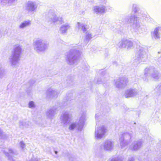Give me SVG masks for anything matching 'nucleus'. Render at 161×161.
Wrapping results in <instances>:
<instances>
[{"mask_svg": "<svg viewBox=\"0 0 161 161\" xmlns=\"http://www.w3.org/2000/svg\"><path fill=\"white\" fill-rule=\"evenodd\" d=\"M72 118V116L71 114L66 112L61 115L60 119L61 123L66 125L68 122L71 121Z\"/></svg>", "mask_w": 161, "mask_h": 161, "instance_id": "nucleus-14", "label": "nucleus"}, {"mask_svg": "<svg viewBox=\"0 0 161 161\" xmlns=\"http://www.w3.org/2000/svg\"><path fill=\"white\" fill-rule=\"evenodd\" d=\"M70 27L69 24H65L62 25L60 28L59 32L62 34H64L66 33L67 31Z\"/></svg>", "mask_w": 161, "mask_h": 161, "instance_id": "nucleus-22", "label": "nucleus"}, {"mask_svg": "<svg viewBox=\"0 0 161 161\" xmlns=\"http://www.w3.org/2000/svg\"><path fill=\"white\" fill-rule=\"evenodd\" d=\"M76 28L79 30L82 31L83 32H85L89 28V26L84 23L77 22L76 25Z\"/></svg>", "mask_w": 161, "mask_h": 161, "instance_id": "nucleus-20", "label": "nucleus"}, {"mask_svg": "<svg viewBox=\"0 0 161 161\" xmlns=\"http://www.w3.org/2000/svg\"><path fill=\"white\" fill-rule=\"evenodd\" d=\"M34 50L37 53L44 52L48 47V44L42 38H37L35 40L33 43Z\"/></svg>", "mask_w": 161, "mask_h": 161, "instance_id": "nucleus-4", "label": "nucleus"}, {"mask_svg": "<svg viewBox=\"0 0 161 161\" xmlns=\"http://www.w3.org/2000/svg\"><path fill=\"white\" fill-rule=\"evenodd\" d=\"M3 134L2 132V130L0 129V137Z\"/></svg>", "mask_w": 161, "mask_h": 161, "instance_id": "nucleus-37", "label": "nucleus"}, {"mask_svg": "<svg viewBox=\"0 0 161 161\" xmlns=\"http://www.w3.org/2000/svg\"><path fill=\"white\" fill-rule=\"evenodd\" d=\"M58 94V93L56 90L52 88L48 89L47 92V96L52 98L57 97Z\"/></svg>", "mask_w": 161, "mask_h": 161, "instance_id": "nucleus-18", "label": "nucleus"}, {"mask_svg": "<svg viewBox=\"0 0 161 161\" xmlns=\"http://www.w3.org/2000/svg\"><path fill=\"white\" fill-rule=\"evenodd\" d=\"M19 144L20 147L22 149H23L24 148H25V145L23 142H20Z\"/></svg>", "mask_w": 161, "mask_h": 161, "instance_id": "nucleus-33", "label": "nucleus"}, {"mask_svg": "<svg viewBox=\"0 0 161 161\" xmlns=\"http://www.w3.org/2000/svg\"><path fill=\"white\" fill-rule=\"evenodd\" d=\"M27 161H32V159L31 158V159H30L28 160H27Z\"/></svg>", "mask_w": 161, "mask_h": 161, "instance_id": "nucleus-40", "label": "nucleus"}, {"mask_svg": "<svg viewBox=\"0 0 161 161\" xmlns=\"http://www.w3.org/2000/svg\"><path fill=\"white\" fill-rule=\"evenodd\" d=\"M106 132V129L104 126L96 125L95 132V138L97 139H102Z\"/></svg>", "mask_w": 161, "mask_h": 161, "instance_id": "nucleus-9", "label": "nucleus"}, {"mask_svg": "<svg viewBox=\"0 0 161 161\" xmlns=\"http://www.w3.org/2000/svg\"><path fill=\"white\" fill-rule=\"evenodd\" d=\"M144 75L146 76L149 75L155 80L159 79L160 77L158 71L152 67L147 68L145 69Z\"/></svg>", "mask_w": 161, "mask_h": 161, "instance_id": "nucleus-7", "label": "nucleus"}, {"mask_svg": "<svg viewBox=\"0 0 161 161\" xmlns=\"http://www.w3.org/2000/svg\"><path fill=\"white\" fill-rule=\"evenodd\" d=\"M138 95L137 90L135 89H129L125 91L124 96L125 97L128 98L134 97Z\"/></svg>", "mask_w": 161, "mask_h": 161, "instance_id": "nucleus-16", "label": "nucleus"}, {"mask_svg": "<svg viewBox=\"0 0 161 161\" xmlns=\"http://www.w3.org/2000/svg\"><path fill=\"white\" fill-rule=\"evenodd\" d=\"M97 116V115H95V117H96V118Z\"/></svg>", "mask_w": 161, "mask_h": 161, "instance_id": "nucleus-41", "label": "nucleus"}, {"mask_svg": "<svg viewBox=\"0 0 161 161\" xmlns=\"http://www.w3.org/2000/svg\"><path fill=\"white\" fill-rule=\"evenodd\" d=\"M19 125L23 128H28L31 126V123L29 121H21L19 122Z\"/></svg>", "mask_w": 161, "mask_h": 161, "instance_id": "nucleus-24", "label": "nucleus"}, {"mask_svg": "<svg viewBox=\"0 0 161 161\" xmlns=\"http://www.w3.org/2000/svg\"><path fill=\"white\" fill-rule=\"evenodd\" d=\"M4 153L5 155L9 159H10V154L13 153V151L12 149L10 148L8 149V152L5 151Z\"/></svg>", "mask_w": 161, "mask_h": 161, "instance_id": "nucleus-28", "label": "nucleus"}, {"mask_svg": "<svg viewBox=\"0 0 161 161\" xmlns=\"http://www.w3.org/2000/svg\"><path fill=\"white\" fill-rule=\"evenodd\" d=\"M118 46L121 48H126L127 49H130L134 47L133 42L128 39H123L118 44Z\"/></svg>", "mask_w": 161, "mask_h": 161, "instance_id": "nucleus-12", "label": "nucleus"}, {"mask_svg": "<svg viewBox=\"0 0 161 161\" xmlns=\"http://www.w3.org/2000/svg\"><path fill=\"white\" fill-rule=\"evenodd\" d=\"M128 82L127 80L125 79L118 78L114 80L113 84L115 87L122 89L126 86Z\"/></svg>", "mask_w": 161, "mask_h": 161, "instance_id": "nucleus-11", "label": "nucleus"}, {"mask_svg": "<svg viewBox=\"0 0 161 161\" xmlns=\"http://www.w3.org/2000/svg\"><path fill=\"white\" fill-rule=\"evenodd\" d=\"M136 58L135 60L138 63L141 62H144L147 58V55L146 53L145 49L143 47H140L136 53Z\"/></svg>", "mask_w": 161, "mask_h": 161, "instance_id": "nucleus-8", "label": "nucleus"}, {"mask_svg": "<svg viewBox=\"0 0 161 161\" xmlns=\"http://www.w3.org/2000/svg\"><path fill=\"white\" fill-rule=\"evenodd\" d=\"M152 35L155 39H159L161 36V28L158 27L155 28Z\"/></svg>", "mask_w": 161, "mask_h": 161, "instance_id": "nucleus-19", "label": "nucleus"}, {"mask_svg": "<svg viewBox=\"0 0 161 161\" xmlns=\"http://www.w3.org/2000/svg\"><path fill=\"white\" fill-rule=\"evenodd\" d=\"M93 35L89 32H87L86 35V38L87 40H89L92 38Z\"/></svg>", "mask_w": 161, "mask_h": 161, "instance_id": "nucleus-29", "label": "nucleus"}, {"mask_svg": "<svg viewBox=\"0 0 161 161\" xmlns=\"http://www.w3.org/2000/svg\"><path fill=\"white\" fill-rule=\"evenodd\" d=\"M100 3H101L100 5H103L105 6L107 2V0H101Z\"/></svg>", "mask_w": 161, "mask_h": 161, "instance_id": "nucleus-32", "label": "nucleus"}, {"mask_svg": "<svg viewBox=\"0 0 161 161\" xmlns=\"http://www.w3.org/2000/svg\"><path fill=\"white\" fill-rule=\"evenodd\" d=\"M53 22H57L59 24H62L63 22V19L61 17H57L56 15H53L50 16Z\"/></svg>", "mask_w": 161, "mask_h": 161, "instance_id": "nucleus-25", "label": "nucleus"}, {"mask_svg": "<svg viewBox=\"0 0 161 161\" xmlns=\"http://www.w3.org/2000/svg\"><path fill=\"white\" fill-rule=\"evenodd\" d=\"M101 82L100 81H99L98 80V81H97V83H98V84H100V83H101Z\"/></svg>", "mask_w": 161, "mask_h": 161, "instance_id": "nucleus-39", "label": "nucleus"}, {"mask_svg": "<svg viewBox=\"0 0 161 161\" xmlns=\"http://www.w3.org/2000/svg\"><path fill=\"white\" fill-rule=\"evenodd\" d=\"M137 5L136 4H133V10L135 12H136L137 11Z\"/></svg>", "mask_w": 161, "mask_h": 161, "instance_id": "nucleus-34", "label": "nucleus"}, {"mask_svg": "<svg viewBox=\"0 0 161 161\" xmlns=\"http://www.w3.org/2000/svg\"><path fill=\"white\" fill-rule=\"evenodd\" d=\"M114 142L111 140H106L101 145V149L104 151H111L114 149Z\"/></svg>", "mask_w": 161, "mask_h": 161, "instance_id": "nucleus-10", "label": "nucleus"}, {"mask_svg": "<svg viewBox=\"0 0 161 161\" xmlns=\"http://www.w3.org/2000/svg\"><path fill=\"white\" fill-rule=\"evenodd\" d=\"M1 3L3 6H9L13 5L17 0H0Z\"/></svg>", "mask_w": 161, "mask_h": 161, "instance_id": "nucleus-23", "label": "nucleus"}, {"mask_svg": "<svg viewBox=\"0 0 161 161\" xmlns=\"http://www.w3.org/2000/svg\"><path fill=\"white\" fill-rule=\"evenodd\" d=\"M109 161H122V160L120 158L117 157L110 159Z\"/></svg>", "mask_w": 161, "mask_h": 161, "instance_id": "nucleus-31", "label": "nucleus"}, {"mask_svg": "<svg viewBox=\"0 0 161 161\" xmlns=\"http://www.w3.org/2000/svg\"><path fill=\"white\" fill-rule=\"evenodd\" d=\"M142 142L141 141H135L130 146V148L132 150L137 151L142 146Z\"/></svg>", "mask_w": 161, "mask_h": 161, "instance_id": "nucleus-17", "label": "nucleus"}, {"mask_svg": "<svg viewBox=\"0 0 161 161\" xmlns=\"http://www.w3.org/2000/svg\"><path fill=\"white\" fill-rule=\"evenodd\" d=\"M21 51V48L19 46H16L14 47L8 59V62L11 65L16 66L19 64Z\"/></svg>", "mask_w": 161, "mask_h": 161, "instance_id": "nucleus-3", "label": "nucleus"}, {"mask_svg": "<svg viewBox=\"0 0 161 161\" xmlns=\"http://www.w3.org/2000/svg\"><path fill=\"white\" fill-rule=\"evenodd\" d=\"M128 22L130 24L133 31L137 34L142 33L146 31V27L141 25L139 18L136 15H131Z\"/></svg>", "mask_w": 161, "mask_h": 161, "instance_id": "nucleus-2", "label": "nucleus"}, {"mask_svg": "<svg viewBox=\"0 0 161 161\" xmlns=\"http://www.w3.org/2000/svg\"><path fill=\"white\" fill-rule=\"evenodd\" d=\"M81 52L79 49L74 48L71 49L67 53L65 59L67 63L70 65H76L79 61Z\"/></svg>", "mask_w": 161, "mask_h": 161, "instance_id": "nucleus-1", "label": "nucleus"}, {"mask_svg": "<svg viewBox=\"0 0 161 161\" xmlns=\"http://www.w3.org/2000/svg\"><path fill=\"white\" fill-rule=\"evenodd\" d=\"M29 107L30 108H34L35 107V105L33 101L30 102L28 104Z\"/></svg>", "mask_w": 161, "mask_h": 161, "instance_id": "nucleus-30", "label": "nucleus"}, {"mask_svg": "<svg viewBox=\"0 0 161 161\" xmlns=\"http://www.w3.org/2000/svg\"><path fill=\"white\" fill-rule=\"evenodd\" d=\"M31 24V21L29 20L24 21L22 22L19 25V28L20 29H23L24 28L29 26Z\"/></svg>", "mask_w": 161, "mask_h": 161, "instance_id": "nucleus-26", "label": "nucleus"}, {"mask_svg": "<svg viewBox=\"0 0 161 161\" xmlns=\"http://www.w3.org/2000/svg\"><path fill=\"white\" fill-rule=\"evenodd\" d=\"M158 91L159 92H161V86H159V88H158Z\"/></svg>", "mask_w": 161, "mask_h": 161, "instance_id": "nucleus-36", "label": "nucleus"}, {"mask_svg": "<svg viewBox=\"0 0 161 161\" xmlns=\"http://www.w3.org/2000/svg\"><path fill=\"white\" fill-rule=\"evenodd\" d=\"M38 5L36 3L32 1H28L26 4L25 7L26 9L30 12L34 13L37 8Z\"/></svg>", "mask_w": 161, "mask_h": 161, "instance_id": "nucleus-13", "label": "nucleus"}, {"mask_svg": "<svg viewBox=\"0 0 161 161\" xmlns=\"http://www.w3.org/2000/svg\"><path fill=\"white\" fill-rule=\"evenodd\" d=\"M57 110L56 108L53 107L49 109L46 112L47 117L49 118H52L56 114Z\"/></svg>", "mask_w": 161, "mask_h": 161, "instance_id": "nucleus-21", "label": "nucleus"}, {"mask_svg": "<svg viewBox=\"0 0 161 161\" xmlns=\"http://www.w3.org/2000/svg\"><path fill=\"white\" fill-rule=\"evenodd\" d=\"M133 136L132 132L125 133L120 136L119 138L120 146L122 148L125 147L132 142L131 137Z\"/></svg>", "mask_w": 161, "mask_h": 161, "instance_id": "nucleus-5", "label": "nucleus"}, {"mask_svg": "<svg viewBox=\"0 0 161 161\" xmlns=\"http://www.w3.org/2000/svg\"><path fill=\"white\" fill-rule=\"evenodd\" d=\"M6 72L5 69L0 64V79H2L6 76Z\"/></svg>", "mask_w": 161, "mask_h": 161, "instance_id": "nucleus-27", "label": "nucleus"}, {"mask_svg": "<svg viewBox=\"0 0 161 161\" xmlns=\"http://www.w3.org/2000/svg\"><path fill=\"white\" fill-rule=\"evenodd\" d=\"M86 120L85 114H82L77 123H72L70 124L69 126V129L70 130H72L75 128H77L78 130H81L83 127Z\"/></svg>", "mask_w": 161, "mask_h": 161, "instance_id": "nucleus-6", "label": "nucleus"}, {"mask_svg": "<svg viewBox=\"0 0 161 161\" xmlns=\"http://www.w3.org/2000/svg\"><path fill=\"white\" fill-rule=\"evenodd\" d=\"M31 159L32 161H38L40 159V158L37 157H33Z\"/></svg>", "mask_w": 161, "mask_h": 161, "instance_id": "nucleus-35", "label": "nucleus"}, {"mask_svg": "<svg viewBox=\"0 0 161 161\" xmlns=\"http://www.w3.org/2000/svg\"><path fill=\"white\" fill-rule=\"evenodd\" d=\"M128 161H133V158H132L130 159H129Z\"/></svg>", "mask_w": 161, "mask_h": 161, "instance_id": "nucleus-38", "label": "nucleus"}, {"mask_svg": "<svg viewBox=\"0 0 161 161\" xmlns=\"http://www.w3.org/2000/svg\"><path fill=\"white\" fill-rule=\"evenodd\" d=\"M55 153H57V152L56 151L55 152Z\"/></svg>", "mask_w": 161, "mask_h": 161, "instance_id": "nucleus-42", "label": "nucleus"}, {"mask_svg": "<svg viewBox=\"0 0 161 161\" xmlns=\"http://www.w3.org/2000/svg\"><path fill=\"white\" fill-rule=\"evenodd\" d=\"M92 10L94 13L97 14H102L106 12V7L103 5L94 6Z\"/></svg>", "mask_w": 161, "mask_h": 161, "instance_id": "nucleus-15", "label": "nucleus"}]
</instances>
